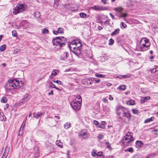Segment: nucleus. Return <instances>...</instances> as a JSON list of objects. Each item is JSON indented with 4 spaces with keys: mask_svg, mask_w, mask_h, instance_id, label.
Returning <instances> with one entry per match:
<instances>
[{
    "mask_svg": "<svg viewBox=\"0 0 158 158\" xmlns=\"http://www.w3.org/2000/svg\"><path fill=\"white\" fill-rule=\"evenodd\" d=\"M116 114L119 118L127 123H128L131 120V115L127 109L123 107L119 106L116 108Z\"/></svg>",
    "mask_w": 158,
    "mask_h": 158,
    "instance_id": "1",
    "label": "nucleus"
},
{
    "mask_svg": "<svg viewBox=\"0 0 158 158\" xmlns=\"http://www.w3.org/2000/svg\"><path fill=\"white\" fill-rule=\"evenodd\" d=\"M23 85L22 81L17 79H10L6 84L5 87L7 90H13L20 88L23 86Z\"/></svg>",
    "mask_w": 158,
    "mask_h": 158,
    "instance_id": "2",
    "label": "nucleus"
},
{
    "mask_svg": "<svg viewBox=\"0 0 158 158\" xmlns=\"http://www.w3.org/2000/svg\"><path fill=\"white\" fill-rule=\"evenodd\" d=\"M134 141L132 136V133L128 132L124 136L122 140L123 144L125 146H128L130 145Z\"/></svg>",
    "mask_w": 158,
    "mask_h": 158,
    "instance_id": "3",
    "label": "nucleus"
},
{
    "mask_svg": "<svg viewBox=\"0 0 158 158\" xmlns=\"http://www.w3.org/2000/svg\"><path fill=\"white\" fill-rule=\"evenodd\" d=\"M140 45L141 51H144L149 48L150 46V43L148 39L142 38L140 42Z\"/></svg>",
    "mask_w": 158,
    "mask_h": 158,
    "instance_id": "4",
    "label": "nucleus"
},
{
    "mask_svg": "<svg viewBox=\"0 0 158 158\" xmlns=\"http://www.w3.org/2000/svg\"><path fill=\"white\" fill-rule=\"evenodd\" d=\"M66 38L64 37L56 38L52 40V42L54 46L63 47L66 43Z\"/></svg>",
    "mask_w": 158,
    "mask_h": 158,
    "instance_id": "5",
    "label": "nucleus"
},
{
    "mask_svg": "<svg viewBox=\"0 0 158 158\" xmlns=\"http://www.w3.org/2000/svg\"><path fill=\"white\" fill-rule=\"evenodd\" d=\"M26 8V5L24 4H18L12 10L13 13L15 15L24 11Z\"/></svg>",
    "mask_w": 158,
    "mask_h": 158,
    "instance_id": "6",
    "label": "nucleus"
},
{
    "mask_svg": "<svg viewBox=\"0 0 158 158\" xmlns=\"http://www.w3.org/2000/svg\"><path fill=\"white\" fill-rule=\"evenodd\" d=\"M71 106L72 108L75 110H79L81 106V103L79 101V102H76L73 101L71 104Z\"/></svg>",
    "mask_w": 158,
    "mask_h": 158,
    "instance_id": "7",
    "label": "nucleus"
},
{
    "mask_svg": "<svg viewBox=\"0 0 158 158\" xmlns=\"http://www.w3.org/2000/svg\"><path fill=\"white\" fill-rule=\"evenodd\" d=\"M87 131L86 129H83L79 132V135L80 136L82 137L84 139H87L88 138L87 135Z\"/></svg>",
    "mask_w": 158,
    "mask_h": 158,
    "instance_id": "8",
    "label": "nucleus"
},
{
    "mask_svg": "<svg viewBox=\"0 0 158 158\" xmlns=\"http://www.w3.org/2000/svg\"><path fill=\"white\" fill-rule=\"evenodd\" d=\"M91 9L97 11L104 10L102 6L100 5H94L92 7Z\"/></svg>",
    "mask_w": 158,
    "mask_h": 158,
    "instance_id": "9",
    "label": "nucleus"
},
{
    "mask_svg": "<svg viewBox=\"0 0 158 158\" xmlns=\"http://www.w3.org/2000/svg\"><path fill=\"white\" fill-rule=\"evenodd\" d=\"M31 98V96L27 94H25L24 96V97L22 99V102H25L27 101Z\"/></svg>",
    "mask_w": 158,
    "mask_h": 158,
    "instance_id": "10",
    "label": "nucleus"
},
{
    "mask_svg": "<svg viewBox=\"0 0 158 158\" xmlns=\"http://www.w3.org/2000/svg\"><path fill=\"white\" fill-rule=\"evenodd\" d=\"M76 41H72L69 45V47L70 49L72 51V50H73L76 47Z\"/></svg>",
    "mask_w": 158,
    "mask_h": 158,
    "instance_id": "11",
    "label": "nucleus"
},
{
    "mask_svg": "<svg viewBox=\"0 0 158 158\" xmlns=\"http://www.w3.org/2000/svg\"><path fill=\"white\" fill-rule=\"evenodd\" d=\"M64 32V29L61 27L58 28L56 31H53V33L55 35H57L58 34H63Z\"/></svg>",
    "mask_w": 158,
    "mask_h": 158,
    "instance_id": "12",
    "label": "nucleus"
},
{
    "mask_svg": "<svg viewBox=\"0 0 158 158\" xmlns=\"http://www.w3.org/2000/svg\"><path fill=\"white\" fill-rule=\"evenodd\" d=\"M114 10L118 13L121 14L123 10V9L121 7H119L114 8Z\"/></svg>",
    "mask_w": 158,
    "mask_h": 158,
    "instance_id": "13",
    "label": "nucleus"
},
{
    "mask_svg": "<svg viewBox=\"0 0 158 158\" xmlns=\"http://www.w3.org/2000/svg\"><path fill=\"white\" fill-rule=\"evenodd\" d=\"M150 98V97L149 96L143 97L141 98L140 100V103L143 104L148 100H149Z\"/></svg>",
    "mask_w": 158,
    "mask_h": 158,
    "instance_id": "14",
    "label": "nucleus"
},
{
    "mask_svg": "<svg viewBox=\"0 0 158 158\" xmlns=\"http://www.w3.org/2000/svg\"><path fill=\"white\" fill-rule=\"evenodd\" d=\"M59 73L58 70H53L51 73V76L50 78H52L54 76H56Z\"/></svg>",
    "mask_w": 158,
    "mask_h": 158,
    "instance_id": "15",
    "label": "nucleus"
},
{
    "mask_svg": "<svg viewBox=\"0 0 158 158\" xmlns=\"http://www.w3.org/2000/svg\"><path fill=\"white\" fill-rule=\"evenodd\" d=\"M81 48H79L77 47H76L73 50H72V52L76 55L79 54L81 52Z\"/></svg>",
    "mask_w": 158,
    "mask_h": 158,
    "instance_id": "16",
    "label": "nucleus"
},
{
    "mask_svg": "<svg viewBox=\"0 0 158 158\" xmlns=\"http://www.w3.org/2000/svg\"><path fill=\"white\" fill-rule=\"evenodd\" d=\"M126 103L127 105L131 106H133L135 104V101L132 99H130L129 100L127 101Z\"/></svg>",
    "mask_w": 158,
    "mask_h": 158,
    "instance_id": "17",
    "label": "nucleus"
},
{
    "mask_svg": "<svg viewBox=\"0 0 158 158\" xmlns=\"http://www.w3.org/2000/svg\"><path fill=\"white\" fill-rule=\"evenodd\" d=\"M69 56V53L67 52H64L62 55L63 56V58H61L60 59L61 60H64L66 59Z\"/></svg>",
    "mask_w": 158,
    "mask_h": 158,
    "instance_id": "18",
    "label": "nucleus"
},
{
    "mask_svg": "<svg viewBox=\"0 0 158 158\" xmlns=\"http://www.w3.org/2000/svg\"><path fill=\"white\" fill-rule=\"evenodd\" d=\"M34 16L36 19H38L40 18L41 16V14L39 11H37L34 13Z\"/></svg>",
    "mask_w": 158,
    "mask_h": 158,
    "instance_id": "19",
    "label": "nucleus"
},
{
    "mask_svg": "<svg viewBox=\"0 0 158 158\" xmlns=\"http://www.w3.org/2000/svg\"><path fill=\"white\" fill-rule=\"evenodd\" d=\"M56 143L58 146L61 148L63 147V143L60 140H57Z\"/></svg>",
    "mask_w": 158,
    "mask_h": 158,
    "instance_id": "20",
    "label": "nucleus"
},
{
    "mask_svg": "<svg viewBox=\"0 0 158 158\" xmlns=\"http://www.w3.org/2000/svg\"><path fill=\"white\" fill-rule=\"evenodd\" d=\"M73 101L75 102H79V101L81 102V103L82 102V98L79 95L77 96L76 98Z\"/></svg>",
    "mask_w": 158,
    "mask_h": 158,
    "instance_id": "21",
    "label": "nucleus"
},
{
    "mask_svg": "<svg viewBox=\"0 0 158 158\" xmlns=\"http://www.w3.org/2000/svg\"><path fill=\"white\" fill-rule=\"evenodd\" d=\"M33 117L35 118H38L39 117L41 116L43 114L42 113H36L34 112L33 113Z\"/></svg>",
    "mask_w": 158,
    "mask_h": 158,
    "instance_id": "22",
    "label": "nucleus"
},
{
    "mask_svg": "<svg viewBox=\"0 0 158 158\" xmlns=\"http://www.w3.org/2000/svg\"><path fill=\"white\" fill-rule=\"evenodd\" d=\"M136 145L138 146V148L141 147L143 145V143L141 141L138 140L137 141L135 142Z\"/></svg>",
    "mask_w": 158,
    "mask_h": 158,
    "instance_id": "23",
    "label": "nucleus"
},
{
    "mask_svg": "<svg viewBox=\"0 0 158 158\" xmlns=\"http://www.w3.org/2000/svg\"><path fill=\"white\" fill-rule=\"evenodd\" d=\"M120 31V29L119 28L115 29L114 31L111 34V35L113 36L115 35H117L119 34Z\"/></svg>",
    "mask_w": 158,
    "mask_h": 158,
    "instance_id": "24",
    "label": "nucleus"
},
{
    "mask_svg": "<svg viewBox=\"0 0 158 158\" xmlns=\"http://www.w3.org/2000/svg\"><path fill=\"white\" fill-rule=\"evenodd\" d=\"M5 116L4 115L3 113L0 114V120L1 121H5L6 120Z\"/></svg>",
    "mask_w": 158,
    "mask_h": 158,
    "instance_id": "25",
    "label": "nucleus"
},
{
    "mask_svg": "<svg viewBox=\"0 0 158 158\" xmlns=\"http://www.w3.org/2000/svg\"><path fill=\"white\" fill-rule=\"evenodd\" d=\"M76 47H77V48H81L82 44L79 41H76Z\"/></svg>",
    "mask_w": 158,
    "mask_h": 158,
    "instance_id": "26",
    "label": "nucleus"
},
{
    "mask_svg": "<svg viewBox=\"0 0 158 158\" xmlns=\"http://www.w3.org/2000/svg\"><path fill=\"white\" fill-rule=\"evenodd\" d=\"M131 76V75L130 74H128L127 75H123V76H120V77H118L122 79V78H126L127 77H130Z\"/></svg>",
    "mask_w": 158,
    "mask_h": 158,
    "instance_id": "27",
    "label": "nucleus"
},
{
    "mask_svg": "<svg viewBox=\"0 0 158 158\" xmlns=\"http://www.w3.org/2000/svg\"><path fill=\"white\" fill-rule=\"evenodd\" d=\"M150 72L153 73L155 76L158 75V70H150Z\"/></svg>",
    "mask_w": 158,
    "mask_h": 158,
    "instance_id": "28",
    "label": "nucleus"
},
{
    "mask_svg": "<svg viewBox=\"0 0 158 158\" xmlns=\"http://www.w3.org/2000/svg\"><path fill=\"white\" fill-rule=\"evenodd\" d=\"M125 152H129L131 153H132L134 152L133 149L132 148H126L125 149Z\"/></svg>",
    "mask_w": 158,
    "mask_h": 158,
    "instance_id": "29",
    "label": "nucleus"
},
{
    "mask_svg": "<svg viewBox=\"0 0 158 158\" xmlns=\"http://www.w3.org/2000/svg\"><path fill=\"white\" fill-rule=\"evenodd\" d=\"M154 119V117H151L150 118H148L146 119L144 121L145 123H147L148 122H150L152 121H153Z\"/></svg>",
    "mask_w": 158,
    "mask_h": 158,
    "instance_id": "30",
    "label": "nucleus"
},
{
    "mask_svg": "<svg viewBox=\"0 0 158 158\" xmlns=\"http://www.w3.org/2000/svg\"><path fill=\"white\" fill-rule=\"evenodd\" d=\"M6 48V46L5 45H3L1 46L0 47V51L3 52L5 50Z\"/></svg>",
    "mask_w": 158,
    "mask_h": 158,
    "instance_id": "31",
    "label": "nucleus"
},
{
    "mask_svg": "<svg viewBox=\"0 0 158 158\" xmlns=\"http://www.w3.org/2000/svg\"><path fill=\"white\" fill-rule=\"evenodd\" d=\"M71 126V124L69 123H66L64 125V128L67 129L69 128Z\"/></svg>",
    "mask_w": 158,
    "mask_h": 158,
    "instance_id": "32",
    "label": "nucleus"
},
{
    "mask_svg": "<svg viewBox=\"0 0 158 158\" xmlns=\"http://www.w3.org/2000/svg\"><path fill=\"white\" fill-rule=\"evenodd\" d=\"M8 100L5 97H3L1 100V102L2 103H6L7 102Z\"/></svg>",
    "mask_w": 158,
    "mask_h": 158,
    "instance_id": "33",
    "label": "nucleus"
},
{
    "mask_svg": "<svg viewBox=\"0 0 158 158\" xmlns=\"http://www.w3.org/2000/svg\"><path fill=\"white\" fill-rule=\"evenodd\" d=\"M119 89L120 90H124L126 89V86L124 85H122L119 86Z\"/></svg>",
    "mask_w": 158,
    "mask_h": 158,
    "instance_id": "34",
    "label": "nucleus"
},
{
    "mask_svg": "<svg viewBox=\"0 0 158 158\" xmlns=\"http://www.w3.org/2000/svg\"><path fill=\"white\" fill-rule=\"evenodd\" d=\"M48 30L46 28H45L43 29V30L42 31V33L43 34H45L48 33Z\"/></svg>",
    "mask_w": 158,
    "mask_h": 158,
    "instance_id": "35",
    "label": "nucleus"
},
{
    "mask_svg": "<svg viewBox=\"0 0 158 158\" xmlns=\"http://www.w3.org/2000/svg\"><path fill=\"white\" fill-rule=\"evenodd\" d=\"M105 145L107 148H108L109 149H112L111 147L109 142H107L105 143Z\"/></svg>",
    "mask_w": 158,
    "mask_h": 158,
    "instance_id": "36",
    "label": "nucleus"
},
{
    "mask_svg": "<svg viewBox=\"0 0 158 158\" xmlns=\"http://www.w3.org/2000/svg\"><path fill=\"white\" fill-rule=\"evenodd\" d=\"M88 15H87L85 13H83V12H81L80 14V16L81 18H84L85 17H87V16Z\"/></svg>",
    "mask_w": 158,
    "mask_h": 158,
    "instance_id": "37",
    "label": "nucleus"
},
{
    "mask_svg": "<svg viewBox=\"0 0 158 158\" xmlns=\"http://www.w3.org/2000/svg\"><path fill=\"white\" fill-rule=\"evenodd\" d=\"M95 76L98 77L105 78V75L103 74H96Z\"/></svg>",
    "mask_w": 158,
    "mask_h": 158,
    "instance_id": "38",
    "label": "nucleus"
},
{
    "mask_svg": "<svg viewBox=\"0 0 158 158\" xmlns=\"http://www.w3.org/2000/svg\"><path fill=\"white\" fill-rule=\"evenodd\" d=\"M114 43V41L111 38L109 40L108 44L109 45H112Z\"/></svg>",
    "mask_w": 158,
    "mask_h": 158,
    "instance_id": "39",
    "label": "nucleus"
},
{
    "mask_svg": "<svg viewBox=\"0 0 158 158\" xmlns=\"http://www.w3.org/2000/svg\"><path fill=\"white\" fill-rule=\"evenodd\" d=\"M132 110V113L135 114H137L139 112V111L136 109H133Z\"/></svg>",
    "mask_w": 158,
    "mask_h": 158,
    "instance_id": "40",
    "label": "nucleus"
},
{
    "mask_svg": "<svg viewBox=\"0 0 158 158\" xmlns=\"http://www.w3.org/2000/svg\"><path fill=\"white\" fill-rule=\"evenodd\" d=\"M12 35L13 36L16 37L17 35V32L16 31L13 30L12 31Z\"/></svg>",
    "mask_w": 158,
    "mask_h": 158,
    "instance_id": "41",
    "label": "nucleus"
},
{
    "mask_svg": "<svg viewBox=\"0 0 158 158\" xmlns=\"http://www.w3.org/2000/svg\"><path fill=\"white\" fill-rule=\"evenodd\" d=\"M127 16V14L126 13L121 14V15L119 16L120 17L122 18L126 17Z\"/></svg>",
    "mask_w": 158,
    "mask_h": 158,
    "instance_id": "42",
    "label": "nucleus"
},
{
    "mask_svg": "<svg viewBox=\"0 0 158 158\" xmlns=\"http://www.w3.org/2000/svg\"><path fill=\"white\" fill-rule=\"evenodd\" d=\"M121 27L123 28H125L127 27V25L123 22L121 23Z\"/></svg>",
    "mask_w": 158,
    "mask_h": 158,
    "instance_id": "43",
    "label": "nucleus"
},
{
    "mask_svg": "<svg viewBox=\"0 0 158 158\" xmlns=\"http://www.w3.org/2000/svg\"><path fill=\"white\" fill-rule=\"evenodd\" d=\"M53 82L54 83H56L59 85L62 84L61 82L60 81L58 80H57L56 81H53Z\"/></svg>",
    "mask_w": 158,
    "mask_h": 158,
    "instance_id": "44",
    "label": "nucleus"
},
{
    "mask_svg": "<svg viewBox=\"0 0 158 158\" xmlns=\"http://www.w3.org/2000/svg\"><path fill=\"white\" fill-rule=\"evenodd\" d=\"M91 155L95 157L96 156H97V154L95 151H93L92 152Z\"/></svg>",
    "mask_w": 158,
    "mask_h": 158,
    "instance_id": "45",
    "label": "nucleus"
},
{
    "mask_svg": "<svg viewBox=\"0 0 158 158\" xmlns=\"http://www.w3.org/2000/svg\"><path fill=\"white\" fill-rule=\"evenodd\" d=\"M104 136L103 135L101 134H100L98 136V139H101L103 138Z\"/></svg>",
    "mask_w": 158,
    "mask_h": 158,
    "instance_id": "46",
    "label": "nucleus"
},
{
    "mask_svg": "<svg viewBox=\"0 0 158 158\" xmlns=\"http://www.w3.org/2000/svg\"><path fill=\"white\" fill-rule=\"evenodd\" d=\"M51 84H52V85H51L50 86L51 87H52V88H55V89H56L57 90H58L59 89L58 88H57L56 86L54 84H52V83H51Z\"/></svg>",
    "mask_w": 158,
    "mask_h": 158,
    "instance_id": "47",
    "label": "nucleus"
},
{
    "mask_svg": "<svg viewBox=\"0 0 158 158\" xmlns=\"http://www.w3.org/2000/svg\"><path fill=\"white\" fill-rule=\"evenodd\" d=\"M102 152H98L97 153V156H102Z\"/></svg>",
    "mask_w": 158,
    "mask_h": 158,
    "instance_id": "48",
    "label": "nucleus"
},
{
    "mask_svg": "<svg viewBox=\"0 0 158 158\" xmlns=\"http://www.w3.org/2000/svg\"><path fill=\"white\" fill-rule=\"evenodd\" d=\"M53 95V90H51L50 92H49L48 93V95Z\"/></svg>",
    "mask_w": 158,
    "mask_h": 158,
    "instance_id": "49",
    "label": "nucleus"
},
{
    "mask_svg": "<svg viewBox=\"0 0 158 158\" xmlns=\"http://www.w3.org/2000/svg\"><path fill=\"white\" fill-rule=\"evenodd\" d=\"M109 99L110 100H113L114 99V98L113 97H112V95H109Z\"/></svg>",
    "mask_w": 158,
    "mask_h": 158,
    "instance_id": "50",
    "label": "nucleus"
},
{
    "mask_svg": "<svg viewBox=\"0 0 158 158\" xmlns=\"http://www.w3.org/2000/svg\"><path fill=\"white\" fill-rule=\"evenodd\" d=\"M25 125V123H24V122H23L21 126L20 129H22L23 130L24 128Z\"/></svg>",
    "mask_w": 158,
    "mask_h": 158,
    "instance_id": "51",
    "label": "nucleus"
},
{
    "mask_svg": "<svg viewBox=\"0 0 158 158\" xmlns=\"http://www.w3.org/2000/svg\"><path fill=\"white\" fill-rule=\"evenodd\" d=\"M94 123L95 125H97L98 124V122L95 120L94 121Z\"/></svg>",
    "mask_w": 158,
    "mask_h": 158,
    "instance_id": "52",
    "label": "nucleus"
},
{
    "mask_svg": "<svg viewBox=\"0 0 158 158\" xmlns=\"http://www.w3.org/2000/svg\"><path fill=\"white\" fill-rule=\"evenodd\" d=\"M94 80L95 81V83H99L100 81V80L98 79H95Z\"/></svg>",
    "mask_w": 158,
    "mask_h": 158,
    "instance_id": "53",
    "label": "nucleus"
},
{
    "mask_svg": "<svg viewBox=\"0 0 158 158\" xmlns=\"http://www.w3.org/2000/svg\"><path fill=\"white\" fill-rule=\"evenodd\" d=\"M98 127L100 128H102V129H104L105 127V126L102 125V124L101 125L98 126Z\"/></svg>",
    "mask_w": 158,
    "mask_h": 158,
    "instance_id": "54",
    "label": "nucleus"
},
{
    "mask_svg": "<svg viewBox=\"0 0 158 158\" xmlns=\"http://www.w3.org/2000/svg\"><path fill=\"white\" fill-rule=\"evenodd\" d=\"M110 16L112 18V19H115V17H114V16L111 13H110Z\"/></svg>",
    "mask_w": 158,
    "mask_h": 158,
    "instance_id": "55",
    "label": "nucleus"
},
{
    "mask_svg": "<svg viewBox=\"0 0 158 158\" xmlns=\"http://www.w3.org/2000/svg\"><path fill=\"white\" fill-rule=\"evenodd\" d=\"M102 125L103 126H105V125H106V123L105 121H102Z\"/></svg>",
    "mask_w": 158,
    "mask_h": 158,
    "instance_id": "56",
    "label": "nucleus"
},
{
    "mask_svg": "<svg viewBox=\"0 0 158 158\" xmlns=\"http://www.w3.org/2000/svg\"><path fill=\"white\" fill-rule=\"evenodd\" d=\"M102 100H103V102H105V103L107 102V101H108L107 99L106 98H103Z\"/></svg>",
    "mask_w": 158,
    "mask_h": 158,
    "instance_id": "57",
    "label": "nucleus"
},
{
    "mask_svg": "<svg viewBox=\"0 0 158 158\" xmlns=\"http://www.w3.org/2000/svg\"><path fill=\"white\" fill-rule=\"evenodd\" d=\"M98 29L100 31L102 30L103 29V28L101 26H99L98 27Z\"/></svg>",
    "mask_w": 158,
    "mask_h": 158,
    "instance_id": "58",
    "label": "nucleus"
},
{
    "mask_svg": "<svg viewBox=\"0 0 158 158\" xmlns=\"http://www.w3.org/2000/svg\"><path fill=\"white\" fill-rule=\"evenodd\" d=\"M107 0H101L102 2L104 3V4L106 3V2Z\"/></svg>",
    "mask_w": 158,
    "mask_h": 158,
    "instance_id": "59",
    "label": "nucleus"
},
{
    "mask_svg": "<svg viewBox=\"0 0 158 158\" xmlns=\"http://www.w3.org/2000/svg\"><path fill=\"white\" fill-rule=\"evenodd\" d=\"M106 85L107 86H111L112 85V84L110 83H108Z\"/></svg>",
    "mask_w": 158,
    "mask_h": 158,
    "instance_id": "60",
    "label": "nucleus"
},
{
    "mask_svg": "<svg viewBox=\"0 0 158 158\" xmlns=\"http://www.w3.org/2000/svg\"><path fill=\"white\" fill-rule=\"evenodd\" d=\"M154 56H150L149 57V59L151 60H152L154 58Z\"/></svg>",
    "mask_w": 158,
    "mask_h": 158,
    "instance_id": "61",
    "label": "nucleus"
},
{
    "mask_svg": "<svg viewBox=\"0 0 158 158\" xmlns=\"http://www.w3.org/2000/svg\"><path fill=\"white\" fill-rule=\"evenodd\" d=\"M55 117H56V119L58 120L60 119V117L59 116H55Z\"/></svg>",
    "mask_w": 158,
    "mask_h": 158,
    "instance_id": "62",
    "label": "nucleus"
},
{
    "mask_svg": "<svg viewBox=\"0 0 158 158\" xmlns=\"http://www.w3.org/2000/svg\"><path fill=\"white\" fill-rule=\"evenodd\" d=\"M158 131L157 129H155L152 131V132H157Z\"/></svg>",
    "mask_w": 158,
    "mask_h": 158,
    "instance_id": "63",
    "label": "nucleus"
},
{
    "mask_svg": "<svg viewBox=\"0 0 158 158\" xmlns=\"http://www.w3.org/2000/svg\"><path fill=\"white\" fill-rule=\"evenodd\" d=\"M2 65L4 67H5L6 66V64L5 63H2Z\"/></svg>",
    "mask_w": 158,
    "mask_h": 158,
    "instance_id": "64",
    "label": "nucleus"
}]
</instances>
